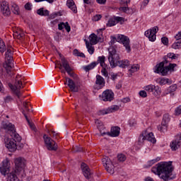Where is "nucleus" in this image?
I'll list each match as a JSON object with an SVG mask.
<instances>
[{
	"mask_svg": "<svg viewBox=\"0 0 181 181\" xmlns=\"http://www.w3.org/2000/svg\"><path fill=\"white\" fill-rule=\"evenodd\" d=\"M145 137H146V141H148L152 144H155V142H156V139H155V136L152 132L148 133L147 135H145Z\"/></svg>",
	"mask_w": 181,
	"mask_h": 181,
	"instance_id": "c85d7f7f",
	"label": "nucleus"
},
{
	"mask_svg": "<svg viewBox=\"0 0 181 181\" xmlns=\"http://www.w3.org/2000/svg\"><path fill=\"white\" fill-rule=\"evenodd\" d=\"M139 95H140V97H142L143 98L148 97V94L146 93V90H141L139 92Z\"/></svg>",
	"mask_w": 181,
	"mask_h": 181,
	"instance_id": "bf43d9fd",
	"label": "nucleus"
},
{
	"mask_svg": "<svg viewBox=\"0 0 181 181\" xmlns=\"http://www.w3.org/2000/svg\"><path fill=\"white\" fill-rule=\"evenodd\" d=\"M161 42L163 45H165V46H168V45H169V39L166 37H163L161 38Z\"/></svg>",
	"mask_w": 181,
	"mask_h": 181,
	"instance_id": "5fc2aeb1",
	"label": "nucleus"
},
{
	"mask_svg": "<svg viewBox=\"0 0 181 181\" xmlns=\"http://www.w3.org/2000/svg\"><path fill=\"white\" fill-rule=\"evenodd\" d=\"M18 175L15 171H12L7 175L6 181H20Z\"/></svg>",
	"mask_w": 181,
	"mask_h": 181,
	"instance_id": "5701e85b",
	"label": "nucleus"
},
{
	"mask_svg": "<svg viewBox=\"0 0 181 181\" xmlns=\"http://www.w3.org/2000/svg\"><path fill=\"white\" fill-rule=\"evenodd\" d=\"M12 100H13V99L10 95L6 96V98H4L5 103H11V101H12Z\"/></svg>",
	"mask_w": 181,
	"mask_h": 181,
	"instance_id": "0e129e2a",
	"label": "nucleus"
},
{
	"mask_svg": "<svg viewBox=\"0 0 181 181\" xmlns=\"http://www.w3.org/2000/svg\"><path fill=\"white\" fill-rule=\"evenodd\" d=\"M74 56H78V57H86V54H84L83 52H78V49H77L74 50Z\"/></svg>",
	"mask_w": 181,
	"mask_h": 181,
	"instance_id": "49530a36",
	"label": "nucleus"
},
{
	"mask_svg": "<svg viewBox=\"0 0 181 181\" xmlns=\"http://www.w3.org/2000/svg\"><path fill=\"white\" fill-rule=\"evenodd\" d=\"M81 169L86 179H88V180L91 179L93 176V173H91L90 168L88 167V165H87V164H86V163H81Z\"/></svg>",
	"mask_w": 181,
	"mask_h": 181,
	"instance_id": "f3484780",
	"label": "nucleus"
},
{
	"mask_svg": "<svg viewBox=\"0 0 181 181\" xmlns=\"http://www.w3.org/2000/svg\"><path fill=\"white\" fill-rule=\"evenodd\" d=\"M6 56V59H13L12 57V49H11V48H7V51L5 54Z\"/></svg>",
	"mask_w": 181,
	"mask_h": 181,
	"instance_id": "a18cd8bd",
	"label": "nucleus"
},
{
	"mask_svg": "<svg viewBox=\"0 0 181 181\" xmlns=\"http://www.w3.org/2000/svg\"><path fill=\"white\" fill-rule=\"evenodd\" d=\"M64 25H65V23H60L58 25V29H59V30H63V29L64 28Z\"/></svg>",
	"mask_w": 181,
	"mask_h": 181,
	"instance_id": "69168bd1",
	"label": "nucleus"
},
{
	"mask_svg": "<svg viewBox=\"0 0 181 181\" xmlns=\"http://www.w3.org/2000/svg\"><path fill=\"white\" fill-rule=\"evenodd\" d=\"M14 163L16 167L13 171L16 173V175H21V173H23V168H25V159L20 157L18 158H16Z\"/></svg>",
	"mask_w": 181,
	"mask_h": 181,
	"instance_id": "423d86ee",
	"label": "nucleus"
},
{
	"mask_svg": "<svg viewBox=\"0 0 181 181\" xmlns=\"http://www.w3.org/2000/svg\"><path fill=\"white\" fill-rule=\"evenodd\" d=\"M144 90H146L148 93L153 94V95H158V94H160L161 93L160 88L155 85H148L144 87Z\"/></svg>",
	"mask_w": 181,
	"mask_h": 181,
	"instance_id": "dca6fc26",
	"label": "nucleus"
},
{
	"mask_svg": "<svg viewBox=\"0 0 181 181\" xmlns=\"http://www.w3.org/2000/svg\"><path fill=\"white\" fill-rule=\"evenodd\" d=\"M102 18H103V16H101V14H96L93 17L92 20L94 22H98V21H100V19H101Z\"/></svg>",
	"mask_w": 181,
	"mask_h": 181,
	"instance_id": "6e6d98bb",
	"label": "nucleus"
},
{
	"mask_svg": "<svg viewBox=\"0 0 181 181\" xmlns=\"http://www.w3.org/2000/svg\"><path fill=\"white\" fill-rule=\"evenodd\" d=\"M144 141H146V139L145 137V134H142L139 137V144H144Z\"/></svg>",
	"mask_w": 181,
	"mask_h": 181,
	"instance_id": "864d4df0",
	"label": "nucleus"
},
{
	"mask_svg": "<svg viewBox=\"0 0 181 181\" xmlns=\"http://www.w3.org/2000/svg\"><path fill=\"white\" fill-rule=\"evenodd\" d=\"M23 114L26 119V121L28 122V123L29 124L31 129H33V131H36L35 129V124H32L30 122V121H29V118L28 117V115H26V113H25V111L23 112Z\"/></svg>",
	"mask_w": 181,
	"mask_h": 181,
	"instance_id": "a19ab883",
	"label": "nucleus"
},
{
	"mask_svg": "<svg viewBox=\"0 0 181 181\" xmlns=\"http://www.w3.org/2000/svg\"><path fill=\"white\" fill-rule=\"evenodd\" d=\"M117 25V21H115L114 17H112L109 19L108 22L106 24V26L111 28V26H115Z\"/></svg>",
	"mask_w": 181,
	"mask_h": 181,
	"instance_id": "58836bf2",
	"label": "nucleus"
},
{
	"mask_svg": "<svg viewBox=\"0 0 181 181\" xmlns=\"http://www.w3.org/2000/svg\"><path fill=\"white\" fill-rule=\"evenodd\" d=\"M151 172L158 175L159 177L164 181L172 180V172H173V168L172 167V163L160 162L156 164L155 167L151 168Z\"/></svg>",
	"mask_w": 181,
	"mask_h": 181,
	"instance_id": "f257e3e1",
	"label": "nucleus"
},
{
	"mask_svg": "<svg viewBox=\"0 0 181 181\" xmlns=\"http://www.w3.org/2000/svg\"><path fill=\"white\" fill-rule=\"evenodd\" d=\"M108 60L112 69L117 67V64L119 62V54L117 53V49L114 47L109 48Z\"/></svg>",
	"mask_w": 181,
	"mask_h": 181,
	"instance_id": "7ed1b4c3",
	"label": "nucleus"
},
{
	"mask_svg": "<svg viewBox=\"0 0 181 181\" xmlns=\"http://www.w3.org/2000/svg\"><path fill=\"white\" fill-rule=\"evenodd\" d=\"M37 15H40V16H49V11L48 10H44L43 8H39L37 11Z\"/></svg>",
	"mask_w": 181,
	"mask_h": 181,
	"instance_id": "2f4dec72",
	"label": "nucleus"
},
{
	"mask_svg": "<svg viewBox=\"0 0 181 181\" xmlns=\"http://www.w3.org/2000/svg\"><path fill=\"white\" fill-rule=\"evenodd\" d=\"M119 11L120 12H124V13H127L128 15H132V13H134V11L132 10V8H129L126 6L119 7Z\"/></svg>",
	"mask_w": 181,
	"mask_h": 181,
	"instance_id": "c756f323",
	"label": "nucleus"
},
{
	"mask_svg": "<svg viewBox=\"0 0 181 181\" xmlns=\"http://www.w3.org/2000/svg\"><path fill=\"white\" fill-rule=\"evenodd\" d=\"M159 160H160V158L158 157L156 159H153V160L148 161V168H151V166H152V165H153L154 163H156V162H159Z\"/></svg>",
	"mask_w": 181,
	"mask_h": 181,
	"instance_id": "8fccbe9b",
	"label": "nucleus"
},
{
	"mask_svg": "<svg viewBox=\"0 0 181 181\" xmlns=\"http://www.w3.org/2000/svg\"><path fill=\"white\" fill-rule=\"evenodd\" d=\"M138 70H139V65L134 64L129 71H130L131 73H135V71H138Z\"/></svg>",
	"mask_w": 181,
	"mask_h": 181,
	"instance_id": "de8ad7c7",
	"label": "nucleus"
},
{
	"mask_svg": "<svg viewBox=\"0 0 181 181\" xmlns=\"http://www.w3.org/2000/svg\"><path fill=\"white\" fill-rule=\"evenodd\" d=\"M157 128L160 132H166L168 131V123L162 122L161 125H158Z\"/></svg>",
	"mask_w": 181,
	"mask_h": 181,
	"instance_id": "7c9ffc66",
	"label": "nucleus"
},
{
	"mask_svg": "<svg viewBox=\"0 0 181 181\" xmlns=\"http://www.w3.org/2000/svg\"><path fill=\"white\" fill-rule=\"evenodd\" d=\"M65 80L64 85L67 84L72 93H78V86L76 85L74 80L67 76L65 77Z\"/></svg>",
	"mask_w": 181,
	"mask_h": 181,
	"instance_id": "4468645a",
	"label": "nucleus"
},
{
	"mask_svg": "<svg viewBox=\"0 0 181 181\" xmlns=\"http://www.w3.org/2000/svg\"><path fill=\"white\" fill-rule=\"evenodd\" d=\"M12 62H13V59H6V62L3 65L4 68L6 71V74L8 75L9 77H12V76H13V74L11 71H12V69L15 67V65Z\"/></svg>",
	"mask_w": 181,
	"mask_h": 181,
	"instance_id": "9b49d317",
	"label": "nucleus"
},
{
	"mask_svg": "<svg viewBox=\"0 0 181 181\" xmlns=\"http://www.w3.org/2000/svg\"><path fill=\"white\" fill-rule=\"evenodd\" d=\"M3 128L7 131V134L11 135V138H15L17 142H21L22 141V138L19 134L16 133V130L15 129V125L12 124V123L4 122L3 123Z\"/></svg>",
	"mask_w": 181,
	"mask_h": 181,
	"instance_id": "20e7f679",
	"label": "nucleus"
},
{
	"mask_svg": "<svg viewBox=\"0 0 181 181\" xmlns=\"http://www.w3.org/2000/svg\"><path fill=\"white\" fill-rule=\"evenodd\" d=\"M181 114V105L175 109V115H180Z\"/></svg>",
	"mask_w": 181,
	"mask_h": 181,
	"instance_id": "e2e57ef3",
	"label": "nucleus"
},
{
	"mask_svg": "<svg viewBox=\"0 0 181 181\" xmlns=\"http://www.w3.org/2000/svg\"><path fill=\"white\" fill-rule=\"evenodd\" d=\"M119 131H121V128L119 127H113L111 128L110 132H103L100 133L99 136H104V135H108V136H111L112 138H115L116 136H119Z\"/></svg>",
	"mask_w": 181,
	"mask_h": 181,
	"instance_id": "ddd939ff",
	"label": "nucleus"
},
{
	"mask_svg": "<svg viewBox=\"0 0 181 181\" xmlns=\"http://www.w3.org/2000/svg\"><path fill=\"white\" fill-rule=\"evenodd\" d=\"M25 9H26L27 11H32V4L30 3H27L25 4V6H24Z\"/></svg>",
	"mask_w": 181,
	"mask_h": 181,
	"instance_id": "13d9d810",
	"label": "nucleus"
},
{
	"mask_svg": "<svg viewBox=\"0 0 181 181\" xmlns=\"http://www.w3.org/2000/svg\"><path fill=\"white\" fill-rule=\"evenodd\" d=\"M13 37L21 40L23 39V37H25V33H23V31L21 29H18L17 30L14 31Z\"/></svg>",
	"mask_w": 181,
	"mask_h": 181,
	"instance_id": "a878e982",
	"label": "nucleus"
},
{
	"mask_svg": "<svg viewBox=\"0 0 181 181\" xmlns=\"http://www.w3.org/2000/svg\"><path fill=\"white\" fill-rule=\"evenodd\" d=\"M66 6L74 13H77V6H76V3L73 0H67Z\"/></svg>",
	"mask_w": 181,
	"mask_h": 181,
	"instance_id": "412c9836",
	"label": "nucleus"
},
{
	"mask_svg": "<svg viewBox=\"0 0 181 181\" xmlns=\"http://www.w3.org/2000/svg\"><path fill=\"white\" fill-rule=\"evenodd\" d=\"M103 101H112L114 100V92L112 90L107 89L100 96Z\"/></svg>",
	"mask_w": 181,
	"mask_h": 181,
	"instance_id": "a211bd4d",
	"label": "nucleus"
},
{
	"mask_svg": "<svg viewBox=\"0 0 181 181\" xmlns=\"http://www.w3.org/2000/svg\"><path fill=\"white\" fill-rule=\"evenodd\" d=\"M29 105H30L29 103L23 102V107L25 108V111H26L27 112H29V109H28Z\"/></svg>",
	"mask_w": 181,
	"mask_h": 181,
	"instance_id": "052dcab7",
	"label": "nucleus"
},
{
	"mask_svg": "<svg viewBox=\"0 0 181 181\" xmlns=\"http://www.w3.org/2000/svg\"><path fill=\"white\" fill-rule=\"evenodd\" d=\"M173 55V53L172 52L168 53L167 56H165L163 57L164 60L162 62L156 65V69L154 71L157 73V74H162L163 76H167L169 71H174V69L177 66L176 64H169L168 66H165V64H168L169 63V61H168V59H172Z\"/></svg>",
	"mask_w": 181,
	"mask_h": 181,
	"instance_id": "f03ea898",
	"label": "nucleus"
},
{
	"mask_svg": "<svg viewBox=\"0 0 181 181\" xmlns=\"http://www.w3.org/2000/svg\"><path fill=\"white\" fill-rule=\"evenodd\" d=\"M99 63L100 64L101 67H105V66H103V64H105V57H98Z\"/></svg>",
	"mask_w": 181,
	"mask_h": 181,
	"instance_id": "3c124183",
	"label": "nucleus"
},
{
	"mask_svg": "<svg viewBox=\"0 0 181 181\" xmlns=\"http://www.w3.org/2000/svg\"><path fill=\"white\" fill-rule=\"evenodd\" d=\"M97 39H98V36H97V35H95V33H92L89 36V40L90 43H92V45H97L98 43Z\"/></svg>",
	"mask_w": 181,
	"mask_h": 181,
	"instance_id": "473e14b6",
	"label": "nucleus"
},
{
	"mask_svg": "<svg viewBox=\"0 0 181 181\" xmlns=\"http://www.w3.org/2000/svg\"><path fill=\"white\" fill-rule=\"evenodd\" d=\"M16 139H9L8 137H5L4 139V144L6 145V147L8 148V149H10V151L12 152L16 149Z\"/></svg>",
	"mask_w": 181,
	"mask_h": 181,
	"instance_id": "f8f14e48",
	"label": "nucleus"
},
{
	"mask_svg": "<svg viewBox=\"0 0 181 181\" xmlns=\"http://www.w3.org/2000/svg\"><path fill=\"white\" fill-rule=\"evenodd\" d=\"M86 47L88 49V53H90V54H93L95 49H94V47H93L92 44H90V42H88V41H86Z\"/></svg>",
	"mask_w": 181,
	"mask_h": 181,
	"instance_id": "c9c22d12",
	"label": "nucleus"
},
{
	"mask_svg": "<svg viewBox=\"0 0 181 181\" xmlns=\"http://www.w3.org/2000/svg\"><path fill=\"white\" fill-rule=\"evenodd\" d=\"M113 18L115 19V22H116V24L120 23V25H122V23L125 22V18H124V17L114 16Z\"/></svg>",
	"mask_w": 181,
	"mask_h": 181,
	"instance_id": "4c0bfd02",
	"label": "nucleus"
},
{
	"mask_svg": "<svg viewBox=\"0 0 181 181\" xmlns=\"http://www.w3.org/2000/svg\"><path fill=\"white\" fill-rule=\"evenodd\" d=\"M5 50H6V47L5 46V42H4V40H2L0 38V52L4 53V52H5Z\"/></svg>",
	"mask_w": 181,
	"mask_h": 181,
	"instance_id": "c03bdc74",
	"label": "nucleus"
},
{
	"mask_svg": "<svg viewBox=\"0 0 181 181\" xmlns=\"http://www.w3.org/2000/svg\"><path fill=\"white\" fill-rule=\"evenodd\" d=\"M95 66H97V62H92L90 64L84 66V70L86 71H90V70H93V69H94V67H95Z\"/></svg>",
	"mask_w": 181,
	"mask_h": 181,
	"instance_id": "e433bc0d",
	"label": "nucleus"
},
{
	"mask_svg": "<svg viewBox=\"0 0 181 181\" xmlns=\"http://www.w3.org/2000/svg\"><path fill=\"white\" fill-rule=\"evenodd\" d=\"M118 42H120L122 43L124 47H125L127 53L131 52V45H129V37L124 35H120L117 37Z\"/></svg>",
	"mask_w": 181,
	"mask_h": 181,
	"instance_id": "9d476101",
	"label": "nucleus"
},
{
	"mask_svg": "<svg viewBox=\"0 0 181 181\" xmlns=\"http://www.w3.org/2000/svg\"><path fill=\"white\" fill-rule=\"evenodd\" d=\"M103 30H105V28H100L97 30V32L99 35V37H98V39H97L98 43V42H100V43H102V42H104V38H103Z\"/></svg>",
	"mask_w": 181,
	"mask_h": 181,
	"instance_id": "f704fd0d",
	"label": "nucleus"
},
{
	"mask_svg": "<svg viewBox=\"0 0 181 181\" xmlns=\"http://www.w3.org/2000/svg\"><path fill=\"white\" fill-rule=\"evenodd\" d=\"M158 30L159 28H158V26H155L153 28L145 31L144 35L148 38L150 42H155V40H156V33H158Z\"/></svg>",
	"mask_w": 181,
	"mask_h": 181,
	"instance_id": "6e6552de",
	"label": "nucleus"
},
{
	"mask_svg": "<svg viewBox=\"0 0 181 181\" xmlns=\"http://www.w3.org/2000/svg\"><path fill=\"white\" fill-rule=\"evenodd\" d=\"M172 48L175 49H181V40H178V41L174 42L172 45Z\"/></svg>",
	"mask_w": 181,
	"mask_h": 181,
	"instance_id": "37998d69",
	"label": "nucleus"
},
{
	"mask_svg": "<svg viewBox=\"0 0 181 181\" xmlns=\"http://www.w3.org/2000/svg\"><path fill=\"white\" fill-rule=\"evenodd\" d=\"M61 63H62V66L64 69V70L66 72H69L70 71V69H71V66H70V64H69V61H67V59H66V57L62 58Z\"/></svg>",
	"mask_w": 181,
	"mask_h": 181,
	"instance_id": "b1692460",
	"label": "nucleus"
},
{
	"mask_svg": "<svg viewBox=\"0 0 181 181\" xmlns=\"http://www.w3.org/2000/svg\"><path fill=\"white\" fill-rule=\"evenodd\" d=\"M170 146L173 151H177V149H179V148L181 146V141L178 139L173 140Z\"/></svg>",
	"mask_w": 181,
	"mask_h": 181,
	"instance_id": "393cba45",
	"label": "nucleus"
},
{
	"mask_svg": "<svg viewBox=\"0 0 181 181\" xmlns=\"http://www.w3.org/2000/svg\"><path fill=\"white\" fill-rule=\"evenodd\" d=\"M64 28H65L66 32H68V33L71 30V28L70 27V25L69 24L68 22H66V23H65Z\"/></svg>",
	"mask_w": 181,
	"mask_h": 181,
	"instance_id": "680f3d73",
	"label": "nucleus"
},
{
	"mask_svg": "<svg viewBox=\"0 0 181 181\" xmlns=\"http://www.w3.org/2000/svg\"><path fill=\"white\" fill-rule=\"evenodd\" d=\"M117 159L119 162H125V160H127V157L124 154H119L117 156Z\"/></svg>",
	"mask_w": 181,
	"mask_h": 181,
	"instance_id": "09e8293b",
	"label": "nucleus"
},
{
	"mask_svg": "<svg viewBox=\"0 0 181 181\" xmlns=\"http://www.w3.org/2000/svg\"><path fill=\"white\" fill-rule=\"evenodd\" d=\"M23 114L26 119V121L28 122V123L29 124L31 129H33V131H36L35 129V124H32L30 122V121H29V118L28 117V115H26V113H25V111L23 112Z\"/></svg>",
	"mask_w": 181,
	"mask_h": 181,
	"instance_id": "79ce46f5",
	"label": "nucleus"
},
{
	"mask_svg": "<svg viewBox=\"0 0 181 181\" xmlns=\"http://www.w3.org/2000/svg\"><path fill=\"white\" fill-rule=\"evenodd\" d=\"M2 163V166L0 167V172L1 175L5 176V175L9 172V168H11V165L8 159L3 160Z\"/></svg>",
	"mask_w": 181,
	"mask_h": 181,
	"instance_id": "6ab92c4d",
	"label": "nucleus"
},
{
	"mask_svg": "<svg viewBox=\"0 0 181 181\" xmlns=\"http://www.w3.org/2000/svg\"><path fill=\"white\" fill-rule=\"evenodd\" d=\"M118 110H119V106L114 105L106 110H100L99 112V115H105L107 114H110V112H115V111H118Z\"/></svg>",
	"mask_w": 181,
	"mask_h": 181,
	"instance_id": "aec40b11",
	"label": "nucleus"
},
{
	"mask_svg": "<svg viewBox=\"0 0 181 181\" xmlns=\"http://www.w3.org/2000/svg\"><path fill=\"white\" fill-rule=\"evenodd\" d=\"M43 139L48 151H57V143L56 141L52 139V138L47 136L46 134H44Z\"/></svg>",
	"mask_w": 181,
	"mask_h": 181,
	"instance_id": "0eeeda50",
	"label": "nucleus"
},
{
	"mask_svg": "<svg viewBox=\"0 0 181 181\" xmlns=\"http://www.w3.org/2000/svg\"><path fill=\"white\" fill-rule=\"evenodd\" d=\"M103 69L101 70V73L104 77H108V71H107V66H102Z\"/></svg>",
	"mask_w": 181,
	"mask_h": 181,
	"instance_id": "603ef678",
	"label": "nucleus"
},
{
	"mask_svg": "<svg viewBox=\"0 0 181 181\" xmlns=\"http://www.w3.org/2000/svg\"><path fill=\"white\" fill-rule=\"evenodd\" d=\"M176 40H181V31L179 32L175 36Z\"/></svg>",
	"mask_w": 181,
	"mask_h": 181,
	"instance_id": "774afa93",
	"label": "nucleus"
},
{
	"mask_svg": "<svg viewBox=\"0 0 181 181\" xmlns=\"http://www.w3.org/2000/svg\"><path fill=\"white\" fill-rule=\"evenodd\" d=\"M117 66L122 69H127L129 66V61L128 59L121 60L117 63Z\"/></svg>",
	"mask_w": 181,
	"mask_h": 181,
	"instance_id": "cd10ccee",
	"label": "nucleus"
},
{
	"mask_svg": "<svg viewBox=\"0 0 181 181\" xmlns=\"http://www.w3.org/2000/svg\"><path fill=\"white\" fill-rule=\"evenodd\" d=\"M8 87L11 88V91L16 94L18 98H21V95H22V93L21 92V88H23V85L22 84V81L18 79H15L14 86L12 83H8Z\"/></svg>",
	"mask_w": 181,
	"mask_h": 181,
	"instance_id": "39448f33",
	"label": "nucleus"
},
{
	"mask_svg": "<svg viewBox=\"0 0 181 181\" xmlns=\"http://www.w3.org/2000/svg\"><path fill=\"white\" fill-rule=\"evenodd\" d=\"M102 162L107 172L112 175L114 173V164H112L111 159L108 157H105L102 159Z\"/></svg>",
	"mask_w": 181,
	"mask_h": 181,
	"instance_id": "1a4fd4ad",
	"label": "nucleus"
},
{
	"mask_svg": "<svg viewBox=\"0 0 181 181\" xmlns=\"http://www.w3.org/2000/svg\"><path fill=\"white\" fill-rule=\"evenodd\" d=\"M11 11L15 15H19V7L16 4L11 6Z\"/></svg>",
	"mask_w": 181,
	"mask_h": 181,
	"instance_id": "ea45409f",
	"label": "nucleus"
},
{
	"mask_svg": "<svg viewBox=\"0 0 181 181\" xmlns=\"http://www.w3.org/2000/svg\"><path fill=\"white\" fill-rule=\"evenodd\" d=\"M0 10L4 16H9V15H11L9 4H8L7 1H0Z\"/></svg>",
	"mask_w": 181,
	"mask_h": 181,
	"instance_id": "2eb2a0df",
	"label": "nucleus"
},
{
	"mask_svg": "<svg viewBox=\"0 0 181 181\" xmlns=\"http://www.w3.org/2000/svg\"><path fill=\"white\" fill-rule=\"evenodd\" d=\"M122 87V81H119L117 84H116V88L117 90H119V88H121Z\"/></svg>",
	"mask_w": 181,
	"mask_h": 181,
	"instance_id": "338daca9",
	"label": "nucleus"
},
{
	"mask_svg": "<svg viewBox=\"0 0 181 181\" xmlns=\"http://www.w3.org/2000/svg\"><path fill=\"white\" fill-rule=\"evenodd\" d=\"M95 84L96 86H100V88H103L105 86V80L101 75H96Z\"/></svg>",
	"mask_w": 181,
	"mask_h": 181,
	"instance_id": "4be33fe9",
	"label": "nucleus"
},
{
	"mask_svg": "<svg viewBox=\"0 0 181 181\" xmlns=\"http://www.w3.org/2000/svg\"><path fill=\"white\" fill-rule=\"evenodd\" d=\"M176 90H177V85L173 84L167 89L165 95L172 94V93H175Z\"/></svg>",
	"mask_w": 181,
	"mask_h": 181,
	"instance_id": "72a5a7b5",
	"label": "nucleus"
},
{
	"mask_svg": "<svg viewBox=\"0 0 181 181\" xmlns=\"http://www.w3.org/2000/svg\"><path fill=\"white\" fill-rule=\"evenodd\" d=\"M163 122L168 124L169 122V114H165L163 117Z\"/></svg>",
	"mask_w": 181,
	"mask_h": 181,
	"instance_id": "4d7b16f0",
	"label": "nucleus"
},
{
	"mask_svg": "<svg viewBox=\"0 0 181 181\" xmlns=\"http://www.w3.org/2000/svg\"><path fill=\"white\" fill-rule=\"evenodd\" d=\"M157 83H158L160 86H165V84H172L173 81L168 78H158Z\"/></svg>",
	"mask_w": 181,
	"mask_h": 181,
	"instance_id": "bb28decb",
	"label": "nucleus"
}]
</instances>
